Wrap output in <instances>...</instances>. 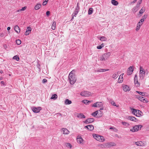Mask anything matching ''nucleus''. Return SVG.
I'll return each mask as SVG.
<instances>
[{"instance_id":"1","label":"nucleus","mask_w":149,"mask_h":149,"mask_svg":"<svg viewBox=\"0 0 149 149\" xmlns=\"http://www.w3.org/2000/svg\"><path fill=\"white\" fill-rule=\"evenodd\" d=\"M93 136L95 139L100 142H103L105 141L104 137L97 134H93Z\"/></svg>"},{"instance_id":"2","label":"nucleus","mask_w":149,"mask_h":149,"mask_svg":"<svg viewBox=\"0 0 149 149\" xmlns=\"http://www.w3.org/2000/svg\"><path fill=\"white\" fill-rule=\"evenodd\" d=\"M142 127V125H135L130 129V131L132 132H137L139 130H140Z\"/></svg>"},{"instance_id":"3","label":"nucleus","mask_w":149,"mask_h":149,"mask_svg":"<svg viewBox=\"0 0 149 149\" xmlns=\"http://www.w3.org/2000/svg\"><path fill=\"white\" fill-rule=\"evenodd\" d=\"M131 110L132 113L134 115L138 117H140L141 116L142 112L140 111L135 109H131Z\"/></svg>"},{"instance_id":"4","label":"nucleus","mask_w":149,"mask_h":149,"mask_svg":"<svg viewBox=\"0 0 149 149\" xmlns=\"http://www.w3.org/2000/svg\"><path fill=\"white\" fill-rule=\"evenodd\" d=\"M145 75V71L143 68L140 66V68L139 77L141 80L143 79Z\"/></svg>"},{"instance_id":"5","label":"nucleus","mask_w":149,"mask_h":149,"mask_svg":"<svg viewBox=\"0 0 149 149\" xmlns=\"http://www.w3.org/2000/svg\"><path fill=\"white\" fill-rule=\"evenodd\" d=\"M69 79L71 84H74L76 81L75 75H69Z\"/></svg>"},{"instance_id":"6","label":"nucleus","mask_w":149,"mask_h":149,"mask_svg":"<svg viewBox=\"0 0 149 149\" xmlns=\"http://www.w3.org/2000/svg\"><path fill=\"white\" fill-rule=\"evenodd\" d=\"M80 95L84 97H88L92 95V94L90 92L88 91H83L80 93Z\"/></svg>"},{"instance_id":"7","label":"nucleus","mask_w":149,"mask_h":149,"mask_svg":"<svg viewBox=\"0 0 149 149\" xmlns=\"http://www.w3.org/2000/svg\"><path fill=\"white\" fill-rule=\"evenodd\" d=\"M116 145V144L113 142L106 143L104 144L105 147L107 148H110L113 146H115Z\"/></svg>"},{"instance_id":"8","label":"nucleus","mask_w":149,"mask_h":149,"mask_svg":"<svg viewBox=\"0 0 149 149\" xmlns=\"http://www.w3.org/2000/svg\"><path fill=\"white\" fill-rule=\"evenodd\" d=\"M136 98L138 99L139 100L143 102L147 103L148 101L147 100H146L144 97L139 95L136 96Z\"/></svg>"},{"instance_id":"9","label":"nucleus","mask_w":149,"mask_h":149,"mask_svg":"<svg viewBox=\"0 0 149 149\" xmlns=\"http://www.w3.org/2000/svg\"><path fill=\"white\" fill-rule=\"evenodd\" d=\"M103 104L102 103V102H97L95 103L92 107H103Z\"/></svg>"},{"instance_id":"10","label":"nucleus","mask_w":149,"mask_h":149,"mask_svg":"<svg viewBox=\"0 0 149 149\" xmlns=\"http://www.w3.org/2000/svg\"><path fill=\"white\" fill-rule=\"evenodd\" d=\"M41 109V108L40 107H33L32 108V110L33 111L34 113H38L40 111Z\"/></svg>"},{"instance_id":"11","label":"nucleus","mask_w":149,"mask_h":149,"mask_svg":"<svg viewBox=\"0 0 149 149\" xmlns=\"http://www.w3.org/2000/svg\"><path fill=\"white\" fill-rule=\"evenodd\" d=\"M122 87L123 91L125 92L129 91L130 90L129 87L127 85L123 84L122 86Z\"/></svg>"},{"instance_id":"12","label":"nucleus","mask_w":149,"mask_h":149,"mask_svg":"<svg viewBox=\"0 0 149 149\" xmlns=\"http://www.w3.org/2000/svg\"><path fill=\"white\" fill-rule=\"evenodd\" d=\"M77 140L78 143L81 144L83 143V140L81 136H77Z\"/></svg>"},{"instance_id":"13","label":"nucleus","mask_w":149,"mask_h":149,"mask_svg":"<svg viewBox=\"0 0 149 149\" xmlns=\"http://www.w3.org/2000/svg\"><path fill=\"white\" fill-rule=\"evenodd\" d=\"M133 68L132 66L130 67L128 69L127 74L128 75H130L132 73L133 70Z\"/></svg>"},{"instance_id":"14","label":"nucleus","mask_w":149,"mask_h":149,"mask_svg":"<svg viewBox=\"0 0 149 149\" xmlns=\"http://www.w3.org/2000/svg\"><path fill=\"white\" fill-rule=\"evenodd\" d=\"M94 121V119L93 118H89L86 120L85 123L86 124H88L92 123Z\"/></svg>"},{"instance_id":"15","label":"nucleus","mask_w":149,"mask_h":149,"mask_svg":"<svg viewBox=\"0 0 149 149\" xmlns=\"http://www.w3.org/2000/svg\"><path fill=\"white\" fill-rule=\"evenodd\" d=\"M31 28L29 27H28L27 28L26 30L25 33V35L27 36L31 32Z\"/></svg>"},{"instance_id":"16","label":"nucleus","mask_w":149,"mask_h":149,"mask_svg":"<svg viewBox=\"0 0 149 149\" xmlns=\"http://www.w3.org/2000/svg\"><path fill=\"white\" fill-rule=\"evenodd\" d=\"M105 59L107 60L108 58L111 55V53L108 52L103 54V55Z\"/></svg>"},{"instance_id":"17","label":"nucleus","mask_w":149,"mask_h":149,"mask_svg":"<svg viewBox=\"0 0 149 149\" xmlns=\"http://www.w3.org/2000/svg\"><path fill=\"white\" fill-rule=\"evenodd\" d=\"M85 128H87L88 130L90 131L94 129V126L92 125H89L85 127Z\"/></svg>"},{"instance_id":"18","label":"nucleus","mask_w":149,"mask_h":149,"mask_svg":"<svg viewBox=\"0 0 149 149\" xmlns=\"http://www.w3.org/2000/svg\"><path fill=\"white\" fill-rule=\"evenodd\" d=\"M62 131L63 132V134H68L69 133V131L66 128H62Z\"/></svg>"},{"instance_id":"19","label":"nucleus","mask_w":149,"mask_h":149,"mask_svg":"<svg viewBox=\"0 0 149 149\" xmlns=\"http://www.w3.org/2000/svg\"><path fill=\"white\" fill-rule=\"evenodd\" d=\"M14 29L15 31L17 33H19L20 32V28L17 25H16L14 27Z\"/></svg>"},{"instance_id":"20","label":"nucleus","mask_w":149,"mask_h":149,"mask_svg":"<svg viewBox=\"0 0 149 149\" xmlns=\"http://www.w3.org/2000/svg\"><path fill=\"white\" fill-rule=\"evenodd\" d=\"M123 74H122L119 76L118 78V83H121L123 81Z\"/></svg>"},{"instance_id":"21","label":"nucleus","mask_w":149,"mask_h":149,"mask_svg":"<svg viewBox=\"0 0 149 149\" xmlns=\"http://www.w3.org/2000/svg\"><path fill=\"white\" fill-rule=\"evenodd\" d=\"M77 117L80 118H85V116L82 113H79L77 115Z\"/></svg>"},{"instance_id":"22","label":"nucleus","mask_w":149,"mask_h":149,"mask_svg":"<svg viewBox=\"0 0 149 149\" xmlns=\"http://www.w3.org/2000/svg\"><path fill=\"white\" fill-rule=\"evenodd\" d=\"M128 118L130 120L132 121L135 122H137L138 121L137 119L133 116H129Z\"/></svg>"},{"instance_id":"23","label":"nucleus","mask_w":149,"mask_h":149,"mask_svg":"<svg viewBox=\"0 0 149 149\" xmlns=\"http://www.w3.org/2000/svg\"><path fill=\"white\" fill-rule=\"evenodd\" d=\"M72 103V101L68 99H66L65 101V105L70 104Z\"/></svg>"},{"instance_id":"24","label":"nucleus","mask_w":149,"mask_h":149,"mask_svg":"<svg viewBox=\"0 0 149 149\" xmlns=\"http://www.w3.org/2000/svg\"><path fill=\"white\" fill-rule=\"evenodd\" d=\"M142 25V23L140 24V22H138L137 24L136 30V31H138V30L140 29L141 26Z\"/></svg>"},{"instance_id":"25","label":"nucleus","mask_w":149,"mask_h":149,"mask_svg":"<svg viewBox=\"0 0 149 149\" xmlns=\"http://www.w3.org/2000/svg\"><path fill=\"white\" fill-rule=\"evenodd\" d=\"M97 117H100L102 116V112L100 110L97 111Z\"/></svg>"},{"instance_id":"26","label":"nucleus","mask_w":149,"mask_h":149,"mask_svg":"<svg viewBox=\"0 0 149 149\" xmlns=\"http://www.w3.org/2000/svg\"><path fill=\"white\" fill-rule=\"evenodd\" d=\"M41 7V5L40 3H38L35 6V9L37 10L39 9Z\"/></svg>"},{"instance_id":"27","label":"nucleus","mask_w":149,"mask_h":149,"mask_svg":"<svg viewBox=\"0 0 149 149\" xmlns=\"http://www.w3.org/2000/svg\"><path fill=\"white\" fill-rule=\"evenodd\" d=\"M100 40L102 41H106L107 40V38L104 36H102L100 38Z\"/></svg>"},{"instance_id":"28","label":"nucleus","mask_w":149,"mask_h":149,"mask_svg":"<svg viewBox=\"0 0 149 149\" xmlns=\"http://www.w3.org/2000/svg\"><path fill=\"white\" fill-rule=\"evenodd\" d=\"M118 76V72L115 73L112 76V77L114 79H116Z\"/></svg>"},{"instance_id":"29","label":"nucleus","mask_w":149,"mask_h":149,"mask_svg":"<svg viewBox=\"0 0 149 149\" xmlns=\"http://www.w3.org/2000/svg\"><path fill=\"white\" fill-rule=\"evenodd\" d=\"M111 2L112 4L114 6H117L118 4V2L115 0H112Z\"/></svg>"},{"instance_id":"30","label":"nucleus","mask_w":149,"mask_h":149,"mask_svg":"<svg viewBox=\"0 0 149 149\" xmlns=\"http://www.w3.org/2000/svg\"><path fill=\"white\" fill-rule=\"evenodd\" d=\"M56 22H53L52 25V29L53 30H55L56 29Z\"/></svg>"},{"instance_id":"31","label":"nucleus","mask_w":149,"mask_h":149,"mask_svg":"<svg viewBox=\"0 0 149 149\" xmlns=\"http://www.w3.org/2000/svg\"><path fill=\"white\" fill-rule=\"evenodd\" d=\"M65 145L66 147H67V148H71L72 147V146L69 143H65Z\"/></svg>"},{"instance_id":"32","label":"nucleus","mask_w":149,"mask_h":149,"mask_svg":"<svg viewBox=\"0 0 149 149\" xmlns=\"http://www.w3.org/2000/svg\"><path fill=\"white\" fill-rule=\"evenodd\" d=\"M109 69H100L97 70V72H105L107 71H108Z\"/></svg>"},{"instance_id":"33","label":"nucleus","mask_w":149,"mask_h":149,"mask_svg":"<svg viewBox=\"0 0 149 149\" xmlns=\"http://www.w3.org/2000/svg\"><path fill=\"white\" fill-rule=\"evenodd\" d=\"M57 98V96L56 94H54L52 95L50 99H51L56 100Z\"/></svg>"},{"instance_id":"34","label":"nucleus","mask_w":149,"mask_h":149,"mask_svg":"<svg viewBox=\"0 0 149 149\" xmlns=\"http://www.w3.org/2000/svg\"><path fill=\"white\" fill-rule=\"evenodd\" d=\"M82 102L85 104H88L89 102H91V101H88L86 100H82Z\"/></svg>"},{"instance_id":"35","label":"nucleus","mask_w":149,"mask_h":149,"mask_svg":"<svg viewBox=\"0 0 149 149\" xmlns=\"http://www.w3.org/2000/svg\"><path fill=\"white\" fill-rule=\"evenodd\" d=\"M78 12L77 11H75L73 13L72 15V18L71 20L73 19L74 18V17H76V15L77 14Z\"/></svg>"},{"instance_id":"36","label":"nucleus","mask_w":149,"mask_h":149,"mask_svg":"<svg viewBox=\"0 0 149 149\" xmlns=\"http://www.w3.org/2000/svg\"><path fill=\"white\" fill-rule=\"evenodd\" d=\"M121 123L126 127H128L130 125L129 124L126 122H122Z\"/></svg>"},{"instance_id":"37","label":"nucleus","mask_w":149,"mask_h":149,"mask_svg":"<svg viewBox=\"0 0 149 149\" xmlns=\"http://www.w3.org/2000/svg\"><path fill=\"white\" fill-rule=\"evenodd\" d=\"M26 6H24L21 9L18 10H17V12H19L24 11L26 8Z\"/></svg>"},{"instance_id":"38","label":"nucleus","mask_w":149,"mask_h":149,"mask_svg":"<svg viewBox=\"0 0 149 149\" xmlns=\"http://www.w3.org/2000/svg\"><path fill=\"white\" fill-rule=\"evenodd\" d=\"M104 46V44L103 43H102L101 45L98 46H97V48L98 49H101Z\"/></svg>"},{"instance_id":"39","label":"nucleus","mask_w":149,"mask_h":149,"mask_svg":"<svg viewBox=\"0 0 149 149\" xmlns=\"http://www.w3.org/2000/svg\"><path fill=\"white\" fill-rule=\"evenodd\" d=\"M93 11V9L92 8H90L88 10V14L89 15H91L92 14Z\"/></svg>"},{"instance_id":"40","label":"nucleus","mask_w":149,"mask_h":149,"mask_svg":"<svg viewBox=\"0 0 149 149\" xmlns=\"http://www.w3.org/2000/svg\"><path fill=\"white\" fill-rule=\"evenodd\" d=\"M142 142L141 141L136 142L135 144L138 146H142Z\"/></svg>"},{"instance_id":"41","label":"nucleus","mask_w":149,"mask_h":149,"mask_svg":"<svg viewBox=\"0 0 149 149\" xmlns=\"http://www.w3.org/2000/svg\"><path fill=\"white\" fill-rule=\"evenodd\" d=\"M145 10V8L143 7L140 10L139 13L140 14H142Z\"/></svg>"},{"instance_id":"42","label":"nucleus","mask_w":149,"mask_h":149,"mask_svg":"<svg viewBox=\"0 0 149 149\" xmlns=\"http://www.w3.org/2000/svg\"><path fill=\"white\" fill-rule=\"evenodd\" d=\"M134 82L136 86L139 87L140 86V84L138 82V80H136V81H134Z\"/></svg>"},{"instance_id":"43","label":"nucleus","mask_w":149,"mask_h":149,"mask_svg":"<svg viewBox=\"0 0 149 149\" xmlns=\"http://www.w3.org/2000/svg\"><path fill=\"white\" fill-rule=\"evenodd\" d=\"M97 111L92 113L91 115L95 117L97 116Z\"/></svg>"},{"instance_id":"44","label":"nucleus","mask_w":149,"mask_h":149,"mask_svg":"<svg viewBox=\"0 0 149 149\" xmlns=\"http://www.w3.org/2000/svg\"><path fill=\"white\" fill-rule=\"evenodd\" d=\"M13 59L15 60H16L17 61H18L19 60V58L17 55L14 56L13 57Z\"/></svg>"},{"instance_id":"45","label":"nucleus","mask_w":149,"mask_h":149,"mask_svg":"<svg viewBox=\"0 0 149 149\" xmlns=\"http://www.w3.org/2000/svg\"><path fill=\"white\" fill-rule=\"evenodd\" d=\"M136 92L138 93L139 95H140L142 96H143L145 95L144 93H143L142 92H140V91H136Z\"/></svg>"},{"instance_id":"46","label":"nucleus","mask_w":149,"mask_h":149,"mask_svg":"<svg viewBox=\"0 0 149 149\" xmlns=\"http://www.w3.org/2000/svg\"><path fill=\"white\" fill-rule=\"evenodd\" d=\"M100 60L101 61H105L106 60L103 55L100 57Z\"/></svg>"},{"instance_id":"47","label":"nucleus","mask_w":149,"mask_h":149,"mask_svg":"<svg viewBox=\"0 0 149 149\" xmlns=\"http://www.w3.org/2000/svg\"><path fill=\"white\" fill-rule=\"evenodd\" d=\"M111 104L113 106L118 107V106H117L115 102L113 101H112L111 102Z\"/></svg>"},{"instance_id":"48","label":"nucleus","mask_w":149,"mask_h":149,"mask_svg":"<svg viewBox=\"0 0 149 149\" xmlns=\"http://www.w3.org/2000/svg\"><path fill=\"white\" fill-rule=\"evenodd\" d=\"M16 43L18 45H19L21 44V41L19 40H17L16 41Z\"/></svg>"},{"instance_id":"49","label":"nucleus","mask_w":149,"mask_h":149,"mask_svg":"<svg viewBox=\"0 0 149 149\" xmlns=\"http://www.w3.org/2000/svg\"><path fill=\"white\" fill-rule=\"evenodd\" d=\"M75 71L74 70H73L72 71H71L69 74V75H74V72Z\"/></svg>"},{"instance_id":"50","label":"nucleus","mask_w":149,"mask_h":149,"mask_svg":"<svg viewBox=\"0 0 149 149\" xmlns=\"http://www.w3.org/2000/svg\"><path fill=\"white\" fill-rule=\"evenodd\" d=\"M79 5H78V3L77 4V6L76 7V8H75V11H77L78 12L79 11Z\"/></svg>"},{"instance_id":"51","label":"nucleus","mask_w":149,"mask_h":149,"mask_svg":"<svg viewBox=\"0 0 149 149\" xmlns=\"http://www.w3.org/2000/svg\"><path fill=\"white\" fill-rule=\"evenodd\" d=\"M48 0H45V1L43 2L42 3V5L43 6L45 5L47 3V2L48 1Z\"/></svg>"},{"instance_id":"52","label":"nucleus","mask_w":149,"mask_h":149,"mask_svg":"<svg viewBox=\"0 0 149 149\" xmlns=\"http://www.w3.org/2000/svg\"><path fill=\"white\" fill-rule=\"evenodd\" d=\"M110 129H112L114 130V131L116 132L117 131V129L115 128L114 127H111L109 128Z\"/></svg>"},{"instance_id":"53","label":"nucleus","mask_w":149,"mask_h":149,"mask_svg":"<svg viewBox=\"0 0 149 149\" xmlns=\"http://www.w3.org/2000/svg\"><path fill=\"white\" fill-rule=\"evenodd\" d=\"M144 21V20L143 19H141L139 22H140V24L142 23V24H143V22Z\"/></svg>"},{"instance_id":"54","label":"nucleus","mask_w":149,"mask_h":149,"mask_svg":"<svg viewBox=\"0 0 149 149\" xmlns=\"http://www.w3.org/2000/svg\"><path fill=\"white\" fill-rule=\"evenodd\" d=\"M47 81V80L46 79H43L42 80V83H45Z\"/></svg>"},{"instance_id":"55","label":"nucleus","mask_w":149,"mask_h":149,"mask_svg":"<svg viewBox=\"0 0 149 149\" xmlns=\"http://www.w3.org/2000/svg\"><path fill=\"white\" fill-rule=\"evenodd\" d=\"M46 15L47 17L49 16L50 15V12L49 11H47L46 13Z\"/></svg>"},{"instance_id":"56","label":"nucleus","mask_w":149,"mask_h":149,"mask_svg":"<svg viewBox=\"0 0 149 149\" xmlns=\"http://www.w3.org/2000/svg\"><path fill=\"white\" fill-rule=\"evenodd\" d=\"M136 80H137V76L136 74L135 76L134 81H136Z\"/></svg>"},{"instance_id":"57","label":"nucleus","mask_w":149,"mask_h":149,"mask_svg":"<svg viewBox=\"0 0 149 149\" xmlns=\"http://www.w3.org/2000/svg\"><path fill=\"white\" fill-rule=\"evenodd\" d=\"M147 16L146 15H144L142 17V19H143V20H144V19H145L146 18Z\"/></svg>"},{"instance_id":"58","label":"nucleus","mask_w":149,"mask_h":149,"mask_svg":"<svg viewBox=\"0 0 149 149\" xmlns=\"http://www.w3.org/2000/svg\"><path fill=\"white\" fill-rule=\"evenodd\" d=\"M3 47L5 49H6V48H7V46L5 44V45H3Z\"/></svg>"},{"instance_id":"59","label":"nucleus","mask_w":149,"mask_h":149,"mask_svg":"<svg viewBox=\"0 0 149 149\" xmlns=\"http://www.w3.org/2000/svg\"><path fill=\"white\" fill-rule=\"evenodd\" d=\"M140 6V4H139H139H137L136 7H135V8L137 7V8H138V7H139Z\"/></svg>"},{"instance_id":"60","label":"nucleus","mask_w":149,"mask_h":149,"mask_svg":"<svg viewBox=\"0 0 149 149\" xmlns=\"http://www.w3.org/2000/svg\"><path fill=\"white\" fill-rule=\"evenodd\" d=\"M136 1H137V0H134V1H133L132 2H131V3L132 4V3H134L136 2Z\"/></svg>"},{"instance_id":"61","label":"nucleus","mask_w":149,"mask_h":149,"mask_svg":"<svg viewBox=\"0 0 149 149\" xmlns=\"http://www.w3.org/2000/svg\"><path fill=\"white\" fill-rule=\"evenodd\" d=\"M1 84H3V85H4V81H1Z\"/></svg>"},{"instance_id":"62","label":"nucleus","mask_w":149,"mask_h":149,"mask_svg":"<svg viewBox=\"0 0 149 149\" xmlns=\"http://www.w3.org/2000/svg\"><path fill=\"white\" fill-rule=\"evenodd\" d=\"M142 0H140L139 1V4H141V3Z\"/></svg>"},{"instance_id":"63","label":"nucleus","mask_w":149,"mask_h":149,"mask_svg":"<svg viewBox=\"0 0 149 149\" xmlns=\"http://www.w3.org/2000/svg\"><path fill=\"white\" fill-rule=\"evenodd\" d=\"M0 37H3V33L1 34L0 35Z\"/></svg>"},{"instance_id":"64","label":"nucleus","mask_w":149,"mask_h":149,"mask_svg":"<svg viewBox=\"0 0 149 149\" xmlns=\"http://www.w3.org/2000/svg\"><path fill=\"white\" fill-rule=\"evenodd\" d=\"M7 30L9 31L10 29V27H8L7 28Z\"/></svg>"}]
</instances>
